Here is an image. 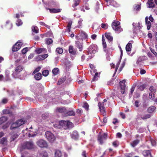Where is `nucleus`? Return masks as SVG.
<instances>
[{"mask_svg": "<svg viewBox=\"0 0 157 157\" xmlns=\"http://www.w3.org/2000/svg\"><path fill=\"white\" fill-rule=\"evenodd\" d=\"M120 22L118 21H114L112 23V27L115 32L118 33L122 31L123 29L121 28L120 25Z\"/></svg>", "mask_w": 157, "mask_h": 157, "instance_id": "f257e3e1", "label": "nucleus"}, {"mask_svg": "<svg viewBox=\"0 0 157 157\" xmlns=\"http://www.w3.org/2000/svg\"><path fill=\"white\" fill-rule=\"evenodd\" d=\"M34 143L32 141L24 142L22 146L21 149L31 150L35 148Z\"/></svg>", "mask_w": 157, "mask_h": 157, "instance_id": "f03ea898", "label": "nucleus"}, {"mask_svg": "<svg viewBox=\"0 0 157 157\" xmlns=\"http://www.w3.org/2000/svg\"><path fill=\"white\" fill-rule=\"evenodd\" d=\"M25 122V121L23 119H21L18 120L11 124L10 129L13 130L15 128H17L24 124Z\"/></svg>", "mask_w": 157, "mask_h": 157, "instance_id": "7ed1b4c3", "label": "nucleus"}, {"mask_svg": "<svg viewBox=\"0 0 157 157\" xmlns=\"http://www.w3.org/2000/svg\"><path fill=\"white\" fill-rule=\"evenodd\" d=\"M59 124L60 126L65 129L71 128L73 127V124L68 121L62 120L59 122Z\"/></svg>", "mask_w": 157, "mask_h": 157, "instance_id": "20e7f679", "label": "nucleus"}, {"mask_svg": "<svg viewBox=\"0 0 157 157\" xmlns=\"http://www.w3.org/2000/svg\"><path fill=\"white\" fill-rule=\"evenodd\" d=\"M37 145L41 148H47L48 147V144L47 142L45 140L40 139L36 142Z\"/></svg>", "mask_w": 157, "mask_h": 157, "instance_id": "39448f33", "label": "nucleus"}, {"mask_svg": "<svg viewBox=\"0 0 157 157\" xmlns=\"http://www.w3.org/2000/svg\"><path fill=\"white\" fill-rule=\"evenodd\" d=\"M45 135L47 139L51 142H53L55 140L54 135L49 131L46 132Z\"/></svg>", "mask_w": 157, "mask_h": 157, "instance_id": "423d86ee", "label": "nucleus"}, {"mask_svg": "<svg viewBox=\"0 0 157 157\" xmlns=\"http://www.w3.org/2000/svg\"><path fill=\"white\" fill-rule=\"evenodd\" d=\"M23 69V67L21 65H19L15 68L14 71H13V73L12 74L14 78H17V75Z\"/></svg>", "mask_w": 157, "mask_h": 157, "instance_id": "0eeeda50", "label": "nucleus"}, {"mask_svg": "<svg viewBox=\"0 0 157 157\" xmlns=\"http://www.w3.org/2000/svg\"><path fill=\"white\" fill-rule=\"evenodd\" d=\"M23 43L20 41L17 42L12 47V50L13 52H16L18 51L23 45Z\"/></svg>", "mask_w": 157, "mask_h": 157, "instance_id": "6e6552de", "label": "nucleus"}, {"mask_svg": "<svg viewBox=\"0 0 157 157\" xmlns=\"http://www.w3.org/2000/svg\"><path fill=\"white\" fill-rule=\"evenodd\" d=\"M97 50V48L96 45L94 44L91 45L90 46L88 49V52L90 54H95Z\"/></svg>", "mask_w": 157, "mask_h": 157, "instance_id": "1a4fd4ad", "label": "nucleus"}, {"mask_svg": "<svg viewBox=\"0 0 157 157\" xmlns=\"http://www.w3.org/2000/svg\"><path fill=\"white\" fill-rule=\"evenodd\" d=\"M98 106L100 109V112L101 115L104 116L105 115V107L102 103L101 102L98 103Z\"/></svg>", "mask_w": 157, "mask_h": 157, "instance_id": "9d476101", "label": "nucleus"}, {"mask_svg": "<svg viewBox=\"0 0 157 157\" xmlns=\"http://www.w3.org/2000/svg\"><path fill=\"white\" fill-rule=\"evenodd\" d=\"M48 55V54H44L43 55H39L36 56L35 59L36 61H38L44 60L47 58Z\"/></svg>", "mask_w": 157, "mask_h": 157, "instance_id": "9b49d317", "label": "nucleus"}, {"mask_svg": "<svg viewBox=\"0 0 157 157\" xmlns=\"http://www.w3.org/2000/svg\"><path fill=\"white\" fill-rule=\"evenodd\" d=\"M142 154L144 157H152L151 151L149 150H144L143 151Z\"/></svg>", "mask_w": 157, "mask_h": 157, "instance_id": "f8f14e48", "label": "nucleus"}, {"mask_svg": "<svg viewBox=\"0 0 157 157\" xmlns=\"http://www.w3.org/2000/svg\"><path fill=\"white\" fill-rule=\"evenodd\" d=\"M133 43V41H130L126 46V50L127 52H130L131 50L132 44Z\"/></svg>", "mask_w": 157, "mask_h": 157, "instance_id": "ddd939ff", "label": "nucleus"}, {"mask_svg": "<svg viewBox=\"0 0 157 157\" xmlns=\"http://www.w3.org/2000/svg\"><path fill=\"white\" fill-rule=\"evenodd\" d=\"M132 25L133 26V31H134L135 29L140 30L141 28L140 24L139 22L138 23H133Z\"/></svg>", "mask_w": 157, "mask_h": 157, "instance_id": "4468645a", "label": "nucleus"}, {"mask_svg": "<svg viewBox=\"0 0 157 157\" xmlns=\"http://www.w3.org/2000/svg\"><path fill=\"white\" fill-rule=\"evenodd\" d=\"M35 51L38 54L42 53H44L47 52V50L45 48H41L36 49Z\"/></svg>", "mask_w": 157, "mask_h": 157, "instance_id": "2eb2a0df", "label": "nucleus"}, {"mask_svg": "<svg viewBox=\"0 0 157 157\" xmlns=\"http://www.w3.org/2000/svg\"><path fill=\"white\" fill-rule=\"evenodd\" d=\"M80 36L82 40L86 39L87 37V34L84 32L81 31L79 33Z\"/></svg>", "mask_w": 157, "mask_h": 157, "instance_id": "dca6fc26", "label": "nucleus"}, {"mask_svg": "<svg viewBox=\"0 0 157 157\" xmlns=\"http://www.w3.org/2000/svg\"><path fill=\"white\" fill-rule=\"evenodd\" d=\"M71 137L74 139L76 140L78 138V135L77 131H74L71 135Z\"/></svg>", "mask_w": 157, "mask_h": 157, "instance_id": "f3484780", "label": "nucleus"}, {"mask_svg": "<svg viewBox=\"0 0 157 157\" xmlns=\"http://www.w3.org/2000/svg\"><path fill=\"white\" fill-rule=\"evenodd\" d=\"M50 12L52 13H56L61 12V9H48Z\"/></svg>", "mask_w": 157, "mask_h": 157, "instance_id": "a211bd4d", "label": "nucleus"}, {"mask_svg": "<svg viewBox=\"0 0 157 157\" xmlns=\"http://www.w3.org/2000/svg\"><path fill=\"white\" fill-rule=\"evenodd\" d=\"M76 46L79 49V51H82L83 49L82 44L78 41H76L75 43Z\"/></svg>", "mask_w": 157, "mask_h": 157, "instance_id": "6ab92c4d", "label": "nucleus"}, {"mask_svg": "<svg viewBox=\"0 0 157 157\" xmlns=\"http://www.w3.org/2000/svg\"><path fill=\"white\" fill-rule=\"evenodd\" d=\"M146 24L147 26V29L148 30L150 29L151 26V23L150 21H148V18L147 17H146L145 18Z\"/></svg>", "mask_w": 157, "mask_h": 157, "instance_id": "aec40b11", "label": "nucleus"}, {"mask_svg": "<svg viewBox=\"0 0 157 157\" xmlns=\"http://www.w3.org/2000/svg\"><path fill=\"white\" fill-rule=\"evenodd\" d=\"M155 107L153 106H151L147 109V112L150 113L151 114H152V113L154 112L155 109Z\"/></svg>", "mask_w": 157, "mask_h": 157, "instance_id": "412c9836", "label": "nucleus"}, {"mask_svg": "<svg viewBox=\"0 0 157 157\" xmlns=\"http://www.w3.org/2000/svg\"><path fill=\"white\" fill-rule=\"evenodd\" d=\"M56 111L60 113H64L66 112V109L64 107H58L57 108Z\"/></svg>", "mask_w": 157, "mask_h": 157, "instance_id": "4be33fe9", "label": "nucleus"}, {"mask_svg": "<svg viewBox=\"0 0 157 157\" xmlns=\"http://www.w3.org/2000/svg\"><path fill=\"white\" fill-rule=\"evenodd\" d=\"M74 48L73 46H70L69 48V52L72 55H75L76 54V52L74 50Z\"/></svg>", "mask_w": 157, "mask_h": 157, "instance_id": "5701e85b", "label": "nucleus"}, {"mask_svg": "<svg viewBox=\"0 0 157 157\" xmlns=\"http://www.w3.org/2000/svg\"><path fill=\"white\" fill-rule=\"evenodd\" d=\"M35 78L37 80H40L41 78V74L40 73H38L34 75Z\"/></svg>", "mask_w": 157, "mask_h": 157, "instance_id": "b1692460", "label": "nucleus"}, {"mask_svg": "<svg viewBox=\"0 0 157 157\" xmlns=\"http://www.w3.org/2000/svg\"><path fill=\"white\" fill-rule=\"evenodd\" d=\"M75 115V113L73 110H71L67 112L65 114V116H74Z\"/></svg>", "mask_w": 157, "mask_h": 157, "instance_id": "393cba45", "label": "nucleus"}, {"mask_svg": "<svg viewBox=\"0 0 157 157\" xmlns=\"http://www.w3.org/2000/svg\"><path fill=\"white\" fill-rule=\"evenodd\" d=\"M55 155L56 157H61L62 153L61 151L59 150H56Z\"/></svg>", "mask_w": 157, "mask_h": 157, "instance_id": "a878e982", "label": "nucleus"}, {"mask_svg": "<svg viewBox=\"0 0 157 157\" xmlns=\"http://www.w3.org/2000/svg\"><path fill=\"white\" fill-rule=\"evenodd\" d=\"M152 114H147L141 116V118L143 120L146 119L150 118L152 116Z\"/></svg>", "mask_w": 157, "mask_h": 157, "instance_id": "bb28decb", "label": "nucleus"}, {"mask_svg": "<svg viewBox=\"0 0 157 157\" xmlns=\"http://www.w3.org/2000/svg\"><path fill=\"white\" fill-rule=\"evenodd\" d=\"M125 82L126 81L125 80H123L122 81L120 82V84L121 89L125 88L126 87L125 84Z\"/></svg>", "mask_w": 157, "mask_h": 157, "instance_id": "cd10ccee", "label": "nucleus"}, {"mask_svg": "<svg viewBox=\"0 0 157 157\" xmlns=\"http://www.w3.org/2000/svg\"><path fill=\"white\" fill-rule=\"evenodd\" d=\"M105 140L103 137L102 135H99L98 137V140L101 144H102L103 143V140Z\"/></svg>", "mask_w": 157, "mask_h": 157, "instance_id": "c85d7f7f", "label": "nucleus"}, {"mask_svg": "<svg viewBox=\"0 0 157 157\" xmlns=\"http://www.w3.org/2000/svg\"><path fill=\"white\" fill-rule=\"evenodd\" d=\"M147 3L149 5V8H153L154 7L155 4L153 0H148Z\"/></svg>", "mask_w": 157, "mask_h": 157, "instance_id": "c756f323", "label": "nucleus"}, {"mask_svg": "<svg viewBox=\"0 0 157 157\" xmlns=\"http://www.w3.org/2000/svg\"><path fill=\"white\" fill-rule=\"evenodd\" d=\"M106 1L108 3H109L110 5H113L114 6H117L115 5L116 3V2L113 0H107Z\"/></svg>", "mask_w": 157, "mask_h": 157, "instance_id": "7c9ffc66", "label": "nucleus"}, {"mask_svg": "<svg viewBox=\"0 0 157 157\" xmlns=\"http://www.w3.org/2000/svg\"><path fill=\"white\" fill-rule=\"evenodd\" d=\"M40 157H48V154L45 151H43L40 153Z\"/></svg>", "mask_w": 157, "mask_h": 157, "instance_id": "2f4dec72", "label": "nucleus"}, {"mask_svg": "<svg viewBox=\"0 0 157 157\" xmlns=\"http://www.w3.org/2000/svg\"><path fill=\"white\" fill-rule=\"evenodd\" d=\"M45 41L46 43L48 45L52 44L53 42L52 40L50 38H46Z\"/></svg>", "mask_w": 157, "mask_h": 157, "instance_id": "473e14b6", "label": "nucleus"}, {"mask_svg": "<svg viewBox=\"0 0 157 157\" xmlns=\"http://www.w3.org/2000/svg\"><path fill=\"white\" fill-rule=\"evenodd\" d=\"M49 4L52 7H56L58 5L57 3L54 1H51L50 3H49Z\"/></svg>", "mask_w": 157, "mask_h": 157, "instance_id": "72a5a7b5", "label": "nucleus"}, {"mask_svg": "<svg viewBox=\"0 0 157 157\" xmlns=\"http://www.w3.org/2000/svg\"><path fill=\"white\" fill-rule=\"evenodd\" d=\"M32 31L35 33H37L39 32L38 28L36 26H33L32 28Z\"/></svg>", "mask_w": 157, "mask_h": 157, "instance_id": "f704fd0d", "label": "nucleus"}, {"mask_svg": "<svg viewBox=\"0 0 157 157\" xmlns=\"http://www.w3.org/2000/svg\"><path fill=\"white\" fill-rule=\"evenodd\" d=\"M7 120V117H2L0 118V124L4 123Z\"/></svg>", "mask_w": 157, "mask_h": 157, "instance_id": "c9c22d12", "label": "nucleus"}, {"mask_svg": "<svg viewBox=\"0 0 157 157\" xmlns=\"http://www.w3.org/2000/svg\"><path fill=\"white\" fill-rule=\"evenodd\" d=\"M121 59H120L119 61L117 63V64L116 65V68H115V72H114V73L113 75V76H114L116 74V72H117V69L119 67V66L120 65V62H121Z\"/></svg>", "mask_w": 157, "mask_h": 157, "instance_id": "e433bc0d", "label": "nucleus"}, {"mask_svg": "<svg viewBox=\"0 0 157 157\" xmlns=\"http://www.w3.org/2000/svg\"><path fill=\"white\" fill-rule=\"evenodd\" d=\"M139 142V141L138 140H136L133 141L131 143V146L134 147L137 145Z\"/></svg>", "mask_w": 157, "mask_h": 157, "instance_id": "4c0bfd02", "label": "nucleus"}, {"mask_svg": "<svg viewBox=\"0 0 157 157\" xmlns=\"http://www.w3.org/2000/svg\"><path fill=\"white\" fill-rule=\"evenodd\" d=\"M102 45H103V48H104V51L105 52H107L106 51V49H105L106 48V42L105 41V40L104 39V38H103V37H102Z\"/></svg>", "mask_w": 157, "mask_h": 157, "instance_id": "58836bf2", "label": "nucleus"}, {"mask_svg": "<svg viewBox=\"0 0 157 157\" xmlns=\"http://www.w3.org/2000/svg\"><path fill=\"white\" fill-rule=\"evenodd\" d=\"M105 36L107 39L110 41H112L113 40V37L110 36V34L109 33H105Z\"/></svg>", "mask_w": 157, "mask_h": 157, "instance_id": "ea45409f", "label": "nucleus"}, {"mask_svg": "<svg viewBox=\"0 0 157 157\" xmlns=\"http://www.w3.org/2000/svg\"><path fill=\"white\" fill-rule=\"evenodd\" d=\"M7 143V138L5 137L2 138L0 140V143L3 144H6Z\"/></svg>", "mask_w": 157, "mask_h": 157, "instance_id": "a19ab883", "label": "nucleus"}, {"mask_svg": "<svg viewBox=\"0 0 157 157\" xmlns=\"http://www.w3.org/2000/svg\"><path fill=\"white\" fill-rule=\"evenodd\" d=\"M18 136V135L17 134H15L12 135L11 138V141H14L15 139L17 138Z\"/></svg>", "mask_w": 157, "mask_h": 157, "instance_id": "79ce46f5", "label": "nucleus"}, {"mask_svg": "<svg viewBox=\"0 0 157 157\" xmlns=\"http://www.w3.org/2000/svg\"><path fill=\"white\" fill-rule=\"evenodd\" d=\"M135 88V86H132L130 90V93L129 94V97L131 98L132 97V93L134 90Z\"/></svg>", "mask_w": 157, "mask_h": 157, "instance_id": "37998d69", "label": "nucleus"}, {"mask_svg": "<svg viewBox=\"0 0 157 157\" xmlns=\"http://www.w3.org/2000/svg\"><path fill=\"white\" fill-rule=\"evenodd\" d=\"M59 71V69L57 68H55L53 69L52 72L53 73L54 75H56L57 74Z\"/></svg>", "mask_w": 157, "mask_h": 157, "instance_id": "c03bdc74", "label": "nucleus"}, {"mask_svg": "<svg viewBox=\"0 0 157 157\" xmlns=\"http://www.w3.org/2000/svg\"><path fill=\"white\" fill-rule=\"evenodd\" d=\"M126 59H124V60L123 61V62L122 63V64L121 65V67L120 68V71H121L122 70V68L124 66L125 63H126Z\"/></svg>", "mask_w": 157, "mask_h": 157, "instance_id": "a18cd8bd", "label": "nucleus"}, {"mask_svg": "<svg viewBox=\"0 0 157 157\" xmlns=\"http://www.w3.org/2000/svg\"><path fill=\"white\" fill-rule=\"evenodd\" d=\"M108 25L107 23H102L101 24V27L104 29H107L108 28Z\"/></svg>", "mask_w": 157, "mask_h": 157, "instance_id": "49530a36", "label": "nucleus"}, {"mask_svg": "<svg viewBox=\"0 0 157 157\" xmlns=\"http://www.w3.org/2000/svg\"><path fill=\"white\" fill-rule=\"evenodd\" d=\"M56 52L59 54H62L63 52V49L60 48H58L56 49Z\"/></svg>", "mask_w": 157, "mask_h": 157, "instance_id": "de8ad7c7", "label": "nucleus"}, {"mask_svg": "<svg viewBox=\"0 0 157 157\" xmlns=\"http://www.w3.org/2000/svg\"><path fill=\"white\" fill-rule=\"evenodd\" d=\"M72 24V21H69L68 23L67 27L68 28V30L69 32L70 31V29L71 28Z\"/></svg>", "mask_w": 157, "mask_h": 157, "instance_id": "09e8293b", "label": "nucleus"}, {"mask_svg": "<svg viewBox=\"0 0 157 157\" xmlns=\"http://www.w3.org/2000/svg\"><path fill=\"white\" fill-rule=\"evenodd\" d=\"M83 21V20L82 19H80L78 21V28H80L81 27L82 25V22Z\"/></svg>", "mask_w": 157, "mask_h": 157, "instance_id": "8fccbe9b", "label": "nucleus"}, {"mask_svg": "<svg viewBox=\"0 0 157 157\" xmlns=\"http://www.w3.org/2000/svg\"><path fill=\"white\" fill-rule=\"evenodd\" d=\"M48 74L49 72L48 70H44L42 72L43 75L44 76H47L48 75Z\"/></svg>", "mask_w": 157, "mask_h": 157, "instance_id": "3c124183", "label": "nucleus"}, {"mask_svg": "<svg viewBox=\"0 0 157 157\" xmlns=\"http://www.w3.org/2000/svg\"><path fill=\"white\" fill-rule=\"evenodd\" d=\"M89 105L86 102L84 103L83 107L86 110H88V109Z\"/></svg>", "mask_w": 157, "mask_h": 157, "instance_id": "603ef678", "label": "nucleus"}, {"mask_svg": "<svg viewBox=\"0 0 157 157\" xmlns=\"http://www.w3.org/2000/svg\"><path fill=\"white\" fill-rule=\"evenodd\" d=\"M146 87V86H145V85H144V84H143V85H142L141 86H140L138 88V89L141 90V91H142L144 89H145V88Z\"/></svg>", "mask_w": 157, "mask_h": 157, "instance_id": "864d4df0", "label": "nucleus"}, {"mask_svg": "<svg viewBox=\"0 0 157 157\" xmlns=\"http://www.w3.org/2000/svg\"><path fill=\"white\" fill-rule=\"evenodd\" d=\"M48 114L46 113H44L42 114V117L43 119H47L48 117Z\"/></svg>", "mask_w": 157, "mask_h": 157, "instance_id": "5fc2aeb1", "label": "nucleus"}, {"mask_svg": "<svg viewBox=\"0 0 157 157\" xmlns=\"http://www.w3.org/2000/svg\"><path fill=\"white\" fill-rule=\"evenodd\" d=\"M22 24V22L21 21L20 19H18L16 23V25L17 26H19L21 25Z\"/></svg>", "mask_w": 157, "mask_h": 157, "instance_id": "6e6d98bb", "label": "nucleus"}, {"mask_svg": "<svg viewBox=\"0 0 157 157\" xmlns=\"http://www.w3.org/2000/svg\"><path fill=\"white\" fill-rule=\"evenodd\" d=\"M71 63L70 61H67L65 62V65L66 66V68L69 67L71 65Z\"/></svg>", "mask_w": 157, "mask_h": 157, "instance_id": "4d7b16f0", "label": "nucleus"}, {"mask_svg": "<svg viewBox=\"0 0 157 157\" xmlns=\"http://www.w3.org/2000/svg\"><path fill=\"white\" fill-rule=\"evenodd\" d=\"M65 81V79L64 78H60L57 83L58 85H60L62 84Z\"/></svg>", "mask_w": 157, "mask_h": 157, "instance_id": "13d9d810", "label": "nucleus"}, {"mask_svg": "<svg viewBox=\"0 0 157 157\" xmlns=\"http://www.w3.org/2000/svg\"><path fill=\"white\" fill-rule=\"evenodd\" d=\"M80 0H75L74 4L72 6L74 7L78 6L80 2Z\"/></svg>", "mask_w": 157, "mask_h": 157, "instance_id": "bf43d9fd", "label": "nucleus"}, {"mask_svg": "<svg viewBox=\"0 0 157 157\" xmlns=\"http://www.w3.org/2000/svg\"><path fill=\"white\" fill-rule=\"evenodd\" d=\"M28 50V48H24L21 51L22 53L23 54H25L27 52Z\"/></svg>", "mask_w": 157, "mask_h": 157, "instance_id": "052dcab7", "label": "nucleus"}, {"mask_svg": "<svg viewBox=\"0 0 157 157\" xmlns=\"http://www.w3.org/2000/svg\"><path fill=\"white\" fill-rule=\"evenodd\" d=\"M29 136L30 137H33L35 136L36 134L35 133H34L33 132L29 131Z\"/></svg>", "mask_w": 157, "mask_h": 157, "instance_id": "680f3d73", "label": "nucleus"}, {"mask_svg": "<svg viewBox=\"0 0 157 157\" xmlns=\"http://www.w3.org/2000/svg\"><path fill=\"white\" fill-rule=\"evenodd\" d=\"M119 145V143L117 141H115L113 143V145L115 147H117Z\"/></svg>", "mask_w": 157, "mask_h": 157, "instance_id": "e2e57ef3", "label": "nucleus"}, {"mask_svg": "<svg viewBox=\"0 0 157 157\" xmlns=\"http://www.w3.org/2000/svg\"><path fill=\"white\" fill-rule=\"evenodd\" d=\"M155 95L152 92H151L149 93V98H150L153 99L155 98Z\"/></svg>", "mask_w": 157, "mask_h": 157, "instance_id": "0e129e2a", "label": "nucleus"}, {"mask_svg": "<svg viewBox=\"0 0 157 157\" xmlns=\"http://www.w3.org/2000/svg\"><path fill=\"white\" fill-rule=\"evenodd\" d=\"M41 67H38L37 68H36L35 70L33 71V73L35 74V73L38 72L41 69Z\"/></svg>", "mask_w": 157, "mask_h": 157, "instance_id": "69168bd1", "label": "nucleus"}, {"mask_svg": "<svg viewBox=\"0 0 157 157\" xmlns=\"http://www.w3.org/2000/svg\"><path fill=\"white\" fill-rule=\"evenodd\" d=\"M151 145L153 146H154L156 144V142L153 139H151Z\"/></svg>", "mask_w": 157, "mask_h": 157, "instance_id": "338daca9", "label": "nucleus"}, {"mask_svg": "<svg viewBox=\"0 0 157 157\" xmlns=\"http://www.w3.org/2000/svg\"><path fill=\"white\" fill-rule=\"evenodd\" d=\"M8 100L6 98H3L2 101V102L3 104H6Z\"/></svg>", "mask_w": 157, "mask_h": 157, "instance_id": "774afa93", "label": "nucleus"}]
</instances>
